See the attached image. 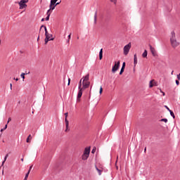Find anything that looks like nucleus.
I'll return each mask as SVG.
<instances>
[{
  "label": "nucleus",
  "mask_w": 180,
  "mask_h": 180,
  "mask_svg": "<svg viewBox=\"0 0 180 180\" xmlns=\"http://www.w3.org/2000/svg\"><path fill=\"white\" fill-rule=\"evenodd\" d=\"M170 41L172 47L175 49V47H178L179 46V42L176 41V39H175V32H172V37L170 38Z\"/></svg>",
  "instance_id": "nucleus-1"
},
{
  "label": "nucleus",
  "mask_w": 180,
  "mask_h": 180,
  "mask_svg": "<svg viewBox=\"0 0 180 180\" xmlns=\"http://www.w3.org/2000/svg\"><path fill=\"white\" fill-rule=\"evenodd\" d=\"M61 4V0L59 1V2H56L53 1V0H51V3L49 5V8L50 9H51V11H54V9H56V6H57V5H60Z\"/></svg>",
  "instance_id": "nucleus-2"
},
{
  "label": "nucleus",
  "mask_w": 180,
  "mask_h": 180,
  "mask_svg": "<svg viewBox=\"0 0 180 180\" xmlns=\"http://www.w3.org/2000/svg\"><path fill=\"white\" fill-rule=\"evenodd\" d=\"M27 2H29V0H21L20 2H18L20 9H25V8H27Z\"/></svg>",
  "instance_id": "nucleus-3"
},
{
  "label": "nucleus",
  "mask_w": 180,
  "mask_h": 180,
  "mask_svg": "<svg viewBox=\"0 0 180 180\" xmlns=\"http://www.w3.org/2000/svg\"><path fill=\"white\" fill-rule=\"evenodd\" d=\"M131 48V44L129 43L128 44L124 46V56H127L129 54V51H130V49Z\"/></svg>",
  "instance_id": "nucleus-4"
},
{
  "label": "nucleus",
  "mask_w": 180,
  "mask_h": 180,
  "mask_svg": "<svg viewBox=\"0 0 180 180\" xmlns=\"http://www.w3.org/2000/svg\"><path fill=\"white\" fill-rule=\"evenodd\" d=\"M119 67H120V60H118L117 62H115V65L112 66V72L115 74L117 70H119Z\"/></svg>",
  "instance_id": "nucleus-5"
},
{
  "label": "nucleus",
  "mask_w": 180,
  "mask_h": 180,
  "mask_svg": "<svg viewBox=\"0 0 180 180\" xmlns=\"http://www.w3.org/2000/svg\"><path fill=\"white\" fill-rule=\"evenodd\" d=\"M46 37H45V44H47V43H49V41H51L53 40H54V38H50V37H53V34H45Z\"/></svg>",
  "instance_id": "nucleus-6"
},
{
  "label": "nucleus",
  "mask_w": 180,
  "mask_h": 180,
  "mask_svg": "<svg viewBox=\"0 0 180 180\" xmlns=\"http://www.w3.org/2000/svg\"><path fill=\"white\" fill-rule=\"evenodd\" d=\"M67 117H68V112H65V126H66V129H65V131H68V127H69V122L68 120L67 119Z\"/></svg>",
  "instance_id": "nucleus-7"
},
{
  "label": "nucleus",
  "mask_w": 180,
  "mask_h": 180,
  "mask_svg": "<svg viewBox=\"0 0 180 180\" xmlns=\"http://www.w3.org/2000/svg\"><path fill=\"white\" fill-rule=\"evenodd\" d=\"M89 85H91V82H85L82 81V89H87V88H89Z\"/></svg>",
  "instance_id": "nucleus-8"
},
{
  "label": "nucleus",
  "mask_w": 180,
  "mask_h": 180,
  "mask_svg": "<svg viewBox=\"0 0 180 180\" xmlns=\"http://www.w3.org/2000/svg\"><path fill=\"white\" fill-rule=\"evenodd\" d=\"M79 91L77 96V101H79L80 98H82V91L84 90L83 89H78Z\"/></svg>",
  "instance_id": "nucleus-9"
},
{
  "label": "nucleus",
  "mask_w": 180,
  "mask_h": 180,
  "mask_svg": "<svg viewBox=\"0 0 180 180\" xmlns=\"http://www.w3.org/2000/svg\"><path fill=\"white\" fill-rule=\"evenodd\" d=\"M150 47V50L151 51L152 56H153V57H155L157 56V53H155V49H154V47H153V46L149 45Z\"/></svg>",
  "instance_id": "nucleus-10"
},
{
  "label": "nucleus",
  "mask_w": 180,
  "mask_h": 180,
  "mask_svg": "<svg viewBox=\"0 0 180 180\" xmlns=\"http://www.w3.org/2000/svg\"><path fill=\"white\" fill-rule=\"evenodd\" d=\"M83 154L89 155V154H91V146L85 148Z\"/></svg>",
  "instance_id": "nucleus-11"
},
{
  "label": "nucleus",
  "mask_w": 180,
  "mask_h": 180,
  "mask_svg": "<svg viewBox=\"0 0 180 180\" xmlns=\"http://www.w3.org/2000/svg\"><path fill=\"white\" fill-rule=\"evenodd\" d=\"M88 158H89V155H87V154H85V153H83L82 155V160L83 161H86V160H88Z\"/></svg>",
  "instance_id": "nucleus-12"
},
{
  "label": "nucleus",
  "mask_w": 180,
  "mask_h": 180,
  "mask_svg": "<svg viewBox=\"0 0 180 180\" xmlns=\"http://www.w3.org/2000/svg\"><path fill=\"white\" fill-rule=\"evenodd\" d=\"M103 58V49H101L99 51V60Z\"/></svg>",
  "instance_id": "nucleus-13"
},
{
  "label": "nucleus",
  "mask_w": 180,
  "mask_h": 180,
  "mask_svg": "<svg viewBox=\"0 0 180 180\" xmlns=\"http://www.w3.org/2000/svg\"><path fill=\"white\" fill-rule=\"evenodd\" d=\"M134 67H136V65H137V54H134Z\"/></svg>",
  "instance_id": "nucleus-14"
},
{
  "label": "nucleus",
  "mask_w": 180,
  "mask_h": 180,
  "mask_svg": "<svg viewBox=\"0 0 180 180\" xmlns=\"http://www.w3.org/2000/svg\"><path fill=\"white\" fill-rule=\"evenodd\" d=\"M95 168L96 169V171L98 172V175H102V172H103V170L98 168V166L95 165Z\"/></svg>",
  "instance_id": "nucleus-15"
},
{
  "label": "nucleus",
  "mask_w": 180,
  "mask_h": 180,
  "mask_svg": "<svg viewBox=\"0 0 180 180\" xmlns=\"http://www.w3.org/2000/svg\"><path fill=\"white\" fill-rule=\"evenodd\" d=\"M83 81L89 82V74H87L85 77H83Z\"/></svg>",
  "instance_id": "nucleus-16"
},
{
  "label": "nucleus",
  "mask_w": 180,
  "mask_h": 180,
  "mask_svg": "<svg viewBox=\"0 0 180 180\" xmlns=\"http://www.w3.org/2000/svg\"><path fill=\"white\" fill-rule=\"evenodd\" d=\"M148 54V52L147 51V50H145L144 52L142 54V57L143 58H147Z\"/></svg>",
  "instance_id": "nucleus-17"
},
{
  "label": "nucleus",
  "mask_w": 180,
  "mask_h": 180,
  "mask_svg": "<svg viewBox=\"0 0 180 180\" xmlns=\"http://www.w3.org/2000/svg\"><path fill=\"white\" fill-rule=\"evenodd\" d=\"M98 18V11H96L95 12V14H94V25H96V19Z\"/></svg>",
  "instance_id": "nucleus-18"
},
{
  "label": "nucleus",
  "mask_w": 180,
  "mask_h": 180,
  "mask_svg": "<svg viewBox=\"0 0 180 180\" xmlns=\"http://www.w3.org/2000/svg\"><path fill=\"white\" fill-rule=\"evenodd\" d=\"M78 89H82V79H81L79 82Z\"/></svg>",
  "instance_id": "nucleus-19"
},
{
  "label": "nucleus",
  "mask_w": 180,
  "mask_h": 180,
  "mask_svg": "<svg viewBox=\"0 0 180 180\" xmlns=\"http://www.w3.org/2000/svg\"><path fill=\"white\" fill-rule=\"evenodd\" d=\"M169 112L170 113V116H172L173 119H175V114L174 113V111L170 110Z\"/></svg>",
  "instance_id": "nucleus-20"
},
{
  "label": "nucleus",
  "mask_w": 180,
  "mask_h": 180,
  "mask_svg": "<svg viewBox=\"0 0 180 180\" xmlns=\"http://www.w3.org/2000/svg\"><path fill=\"white\" fill-rule=\"evenodd\" d=\"M8 157H9V155L6 154L4 157V160L2 162V164H1L2 166L4 165V164H5V161H6V159L8 158Z\"/></svg>",
  "instance_id": "nucleus-21"
},
{
  "label": "nucleus",
  "mask_w": 180,
  "mask_h": 180,
  "mask_svg": "<svg viewBox=\"0 0 180 180\" xmlns=\"http://www.w3.org/2000/svg\"><path fill=\"white\" fill-rule=\"evenodd\" d=\"M30 139H32V135H31V134H30V135L27 136V139H26L27 143H30Z\"/></svg>",
  "instance_id": "nucleus-22"
},
{
  "label": "nucleus",
  "mask_w": 180,
  "mask_h": 180,
  "mask_svg": "<svg viewBox=\"0 0 180 180\" xmlns=\"http://www.w3.org/2000/svg\"><path fill=\"white\" fill-rule=\"evenodd\" d=\"M160 122H164L165 123H168V119L163 118L160 120Z\"/></svg>",
  "instance_id": "nucleus-23"
},
{
  "label": "nucleus",
  "mask_w": 180,
  "mask_h": 180,
  "mask_svg": "<svg viewBox=\"0 0 180 180\" xmlns=\"http://www.w3.org/2000/svg\"><path fill=\"white\" fill-rule=\"evenodd\" d=\"M153 80H150L149 83V88H153L154 86V84H153Z\"/></svg>",
  "instance_id": "nucleus-24"
},
{
  "label": "nucleus",
  "mask_w": 180,
  "mask_h": 180,
  "mask_svg": "<svg viewBox=\"0 0 180 180\" xmlns=\"http://www.w3.org/2000/svg\"><path fill=\"white\" fill-rule=\"evenodd\" d=\"M51 11V9H50V8L47 11L46 15H47L48 16H50V15H51V13H50Z\"/></svg>",
  "instance_id": "nucleus-25"
},
{
  "label": "nucleus",
  "mask_w": 180,
  "mask_h": 180,
  "mask_svg": "<svg viewBox=\"0 0 180 180\" xmlns=\"http://www.w3.org/2000/svg\"><path fill=\"white\" fill-rule=\"evenodd\" d=\"M25 75H26V74H25V72H22L20 75V77H21V78H22L23 80H25Z\"/></svg>",
  "instance_id": "nucleus-26"
},
{
  "label": "nucleus",
  "mask_w": 180,
  "mask_h": 180,
  "mask_svg": "<svg viewBox=\"0 0 180 180\" xmlns=\"http://www.w3.org/2000/svg\"><path fill=\"white\" fill-rule=\"evenodd\" d=\"M121 68H122V69H124V68H126V62H123L122 66Z\"/></svg>",
  "instance_id": "nucleus-27"
},
{
  "label": "nucleus",
  "mask_w": 180,
  "mask_h": 180,
  "mask_svg": "<svg viewBox=\"0 0 180 180\" xmlns=\"http://www.w3.org/2000/svg\"><path fill=\"white\" fill-rule=\"evenodd\" d=\"M124 72V69L121 68L120 72V75H122Z\"/></svg>",
  "instance_id": "nucleus-28"
},
{
  "label": "nucleus",
  "mask_w": 180,
  "mask_h": 180,
  "mask_svg": "<svg viewBox=\"0 0 180 180\" xmlns=\"http://www.w3.org/2000/svg\"><path fill=\"white\" fill-rule=\"evenodd\" d=\"M102 92H103V89L102 88V86H101L100 87V91H99L100 95H102Z\"/></svg>",
  "instance_id": "nucleus-29"
},
{
  "label": "nucleus",
  "mask_w": 180,
  "mask_h": 180,
  "mask_svg": "<svg viewBox=\"0 0 180 180\" xmlns=\"http://www.w3.org/2000/svg\"><path fill=\"white\" fill-rule=\"evenodd\" d=\"M96 151V148H94L91 150V154H95V152Z\"/></svg>",
  "instance_id": "nucleus-30"
},
{
  "label": "nucleus",
  "mask_w": 180,
  "mask_h": 180,
  "mask_svg": "<svg viewBox=\"0 0 180 180\" xmlns=\"http://www.w3.org/2000/svg\"><path fill=\"white\" fill-rule=\"evenodd\" d=\"M44 31H45V34H49V31H47V27H45Z\"/></svg>",
  "instance_id": "nucleus-31"
},
{
  "label": "nucleus",
  "mask_w": 180,
  "mask_h": 180,
  "mask_svg": "<svg viewBox=\"0 0 180 180\" xmlns=\"http://www.w3.org/2000/svg\"><path fill=\"white\" fill-rule=\"evenodd\" d=\"M68 37V43H70V40H71V34H70Z\"/></svg>",
  "instance_id": "nucleus-32"
},
{
  "label": "nucleus",
  "mask_w": 180,
  "mask_h": 180,
  "mask_svg": "<svg viewBox=\"0 0 180 180\" xmlns=\"http://www.w3.org/2000/svg\"><path fill=\"white\" fill-rule=\"evenodd\" d=\"M45 20L49 21L50 20V15H47L45 18Z\"/></svg>",
  "instance_id": "nucleus-33"
},
{
  "label": "nucleus",
  "mask_w": 180,
  "mask_h": 180,
  "mask_svg": "<svg viewBox=\"0 0 180 180\" xmlns=\"http://www.w3.org/2000/svg\"><path fill=\"white\" fill-rule=\"evenodd\" d=\"M29 174H30V172H27V173H26V174H25V178H29Z\"/></svg>",
  "instance_id": "nucleus-34"
},
{
  "label": "nucleus",
  "mask_w": 180,
  "mask_h": 180,
  "mask_svg": "<svg viewBox=\"0 0 180 180\" xmlns=\"http://www.w3.org/2000/svg\"><path fill=\"white\" fill-rule=\"evenodd\" d=\"M43 27L45 28L46 25H41V26L40 30H39V33H40V32H41V29H43Z\"/></svg>",
  "instance_id": "nucleus-35"
},
{
  "label": "nucleus",
  "mask_w": 180,
  "mask_h": 180,
  "mask_svg": "<svg viewBox=\"0 0 180 180\" xmlns=\"http://www.w3.org/2000/svg\"><path fill=\"white\" fill-rule=\"evenodd\" d=\"M12 121V118L8 117V121H7V124L9 123V122Z\"/></svg>",
  "instance_id": "nucleus-36"
},
{
  "label": "nucleus",
  "mask_w": 180,
  "mask_h": 180,
  "mask_svg": "<svg viewBox=\"0 0 180 180\" xmlns=\"http://www.w3.org/2000/svg\"><path fill=\"white\" fill-rule=\"evenodd\" d=\"M3 129L4 130H6L8 129V124H6Z\"/></svg>",
  "instance_id": "nucleus-37"
},
{
  "label": "nucleus",
  "mask_w": 180,
  "mask_h": 180,
  "mask_svg": "<svg viewBox=\"0 0 180 180\" xmlns=\"http://www.w3.org/2000/svg\"><path fill=\"white\" fill-rule=\"evenodd\" d=\"M32 168H33V165L30 167L28 172H30V171H32Z\"/></svg>",
  "instance_id": "nucleus-38"
},
{
  "label": "nucleus",
  "mask_w": 180,
  "mask_h": 180,
  "mask_svg": "<svg viewBox=\"0 0 180 180\" xmlns=\"http://www.w3.org/2000/svg\"><path fill=\"white\" fill-rule=\"evenodd\" d=\"M165 108L167 109V110H168V112H169V110H171L169 109V108H168V106H167V105H165Z\"/></svg>",
  "instance_id": "nucleus-39"
},
{
  "label": "nucleus",
  "mask_w": 180,
  "mask_h": 180,
  "mask_svg": "<svg viewBox=\"0 0 180 180\" xmlns=\"http://www.w3.org/2000/svg\"><path fill=\"white\" fill-rule=\"evenodd\" d=\"M176 85H179V80H176Z\"/></svg>",
  "instance_id": "nucleus-40"
},
{
  "label": "nucleus",
  "mask_w": 180,
  "mask_h": 180,
  "mask_svg": "<svg viewBox=\"0 0 180 180\" xmlns=\"http://www.w3.org/2000/svg\"><path fill=\"white\" fill-rule=\"evenodd\" d=\"M177 79H180V73L179 75H177Z\"/></svg>",
  "instance_id": "nucleus-41"
},
{
  "label": "nucleus",
  "mask_w": 180,
  "mask_h": 180,
  "mask_svg": "<svg viewBox=\"0 0 180 180\" xmlns=\"http://www.w3.org/2000/svg\"><path fill=\"white\" fill-rule=\"evenodd\" d=\"M110 2H113V3L116 4V0H110Z\"/></svg>",
  "instance_id": "nucleus-42"
},
{
  "label": "nucleus",
  "mask_w": 180,
  "mask_h": 180,
  "mask_svg": "<svg viewBox=\"0 0 180 180\" xmlns=\"http://www.w3.org/2000/svg\"><path fill=\"white\" fill-rule=\"evenodd\" d=\"M68 82H69V84H71V79L70 78H68Z\"/></svg>",
  "instance_id": "nucleus-43"
},
{
  "label": "nucleus",
  "mask_w": 180,
  "mask_h": 180,
  "mask_svg": "<svg viewBox=\"0 0 180 180\" xmlns=\"http://www.w3.org/2000/svg\"><path fill=\"white\" fill-rule=\"evenodd\" d=\"M24 74H25V75H27V74H30V72H25V73H24Z\"/></svg>",
  "instance_id": "nucleus-44"
},
{
  "label": "nucleus",
  "mask_w": 180,
  "mask_h": 180,
  "mask_svg": "<svg viewBox=\"0 0 180 180\" xmlns=\"http://www.w3.org/2000/svg\"><path fill=\"white\" fill-rule=\"evenodd\" d=\"M10 89L12 90V83L10 84Z\"/></svg>",
  "instance_id": "nucleus-45"
},
{
  "label": "nucleus",
  "mask_w": 180,
  "mask_h": 180,
  "mask_svg": "<svg viewBox=\"0 0 180 180\" xmlns=\"http://www.w3.org/2000/svg\"><path fill=\"white\" fill-rule=\"evenodd\" d=\"M13 79H15V81H19V79L18 78H13Z\"/></svg>",
  "instance_id": "nucleus-46"
},
{
  "label": "nucleus",
  "mask_w": 180,
  "mask_h": 180,
  "mask_svg": "<svg viewBox=\"0 0 180 180\" xmlns=\"http://www.w3.org/2000/svg\"><path fill=\"white\" fill-rule=\"evenodd\" d=\"M146 151H147V148L146 147H145V148H144V153H146Z\"/></svg>",
  "instance_id": "nucleus-47"
},
{
  "label": "nucleus",
  "mask_w": 180,
  "mask_h": 180,
  "mask_svg": "<svg viewBox=\"0 0 180 180\" xmlns=\"http://www.w3.org/2000/svg\"><path fill=\"white\" fill-rule=\"evenodd\" d=\"M5 129H4V128H2L1 130H0V131L1 132H2V131H4Z\"/></svg>",
  "instance_id": "nucleus-48"
},
{
  "label": "nucleus",
  "mask_w": 180,
  "mask_h": 180,
  "mask_svg": "<svg viewBox=\"0 0 180 180\" xmlns=\"http://www.w3.org/2000/svg\"><path fill=\"white\" fill-rule=\"evenodd\" d=\"M163 96H165V93L163 91L162 93Z\"/></svg>",
  "instance_id": "nucleus-49"
},
{
  "label": "nucleus",
  "mask_w": 180,
  "mask_h": 180,
  "mask_svg": "<svg viewBox=\"0 0 180 180\" xmlns=\"http://www.w3.org/2000/svg\"><path fill=\"white\" fill-rule=\"evenodd\" d=\"M41 22H44V18H42V19L41 20Z\"/></svg>",
  "instance_id": "nucleus-50"
},
{
  "label": "nucleus",
  "mask_w": 180,
  "mask_h": 180,
  "mask_svg": "<svg viewBox=\"0 0 180 180\" xmlns=\"http://www.w3.org/2000/svg\"><path fill=\"white\" fill-rule=\"evenodd\" d=\"M39 39H40V36H38L37 41H39Z\"/></svg>",
  "instance_id": "nucleus-51"
},
{
  "label": "nucleus",
  "mask_w": 180,
  "mask_h": 180,
  "mask_svg": "<svg viewBox=\"0 0 180 180\" xmlns=\"http://www.w3.org/2000/svg\"><path fill=\"white\" fill-rule=\"evenodd\" d=\"M70 84H71V83H70V82H68V86H70Z\"/></svg>",
  "instance_id": "nucleus-52"
},
{
  "label": "nucleus",
  "mask_w": 180,
  "mask_h": 180,
  "mask_svg": "<svg viewBox=\"0 0 180 180\" xmlns=\"http://www.w3.org/2000/svg\"><path fill=\"white\" fill-rule=\"evenodd\" d=\"M53 1L57 3L58 1V0H53Z\"/></svg>",
  "instance_id": "nucleus-53"
},
{
  "label": "nucleus",
  "mask_w": 180,
  "mask_h": 180,
  "mask_svg": "<svg viewBox=\"0 0 180 180\" xmlns=\"http://www.w3.org/2000/svg\"><path fill=\"white\" fill-rule=\"evenodd\" d=\"M21 161H22V162H23V158H21Z\"/></svg>",
  "instance_id": "nucleus-54"
},
{
  "label": "nucleus",
  "mask_w": 180,
  "mask_h": 180,
  "mask_svg": "<svg viewBox=\"0 0 180 180\" xmlns=\"http://www.w3.org/2000/svg\"><path fill=\"white\" fill-rule=\"evenodd\" d=\"M24 180H27V178L25 177V178H24Z\"/></svg>",
  "instance_id": "nucleus-55"
},
{
  "label": "nucleus",
  "mask_w": 180,
  "mask_h": 180,
  "mask_svg": "<svg viewBox=\"0 0 180 180\" xmlns=\"http://www.w3.org/2000/svg\"><path fill=\"white\" fill-rule=\"evenodd\" d=\"M117 169H119V167L116 166Z\"/></svg>",
  "instance_id": "nucleus-56"
},
{
  "label": "nucleus",
  "mask_w": 180,
  "mask_h": 180,
  "mask_svg": "<svg viewBox=\"0 0 180 180\" xmlns=\"http://www.w3.org/2000/svg\"><path fill=\"white\" fill-rule=\"evenodd\" d=\"M160 92H162V94L163 91L160 89Z\"/></svg>",
  "instance_id": "nucleus-57"
},
{
  "label": "nucleus",
  "mask_w": 180,
  "mask_h": 180,
  "mask_svg": "<svg viewBox=\"0 0 180 180\" xmlns=\"http://www.w3.org/2000/svg\"><path fill=\"white\" fill-rule=\"evenodd\" d=\"M79 39V37H77V39Z\"/></svg>",
  "instance_id": "nucleus-58"
},
{
  "label": "nucleus",
  "mask_w": 180,
  "mask_h": 180,
  "mask_svg": "<svg viewBox=\"0 0 180 180\" xmlns=\"http://www.w3.org/2000/svg\"><path fill=\"white\" fill-rule=\"evenodd\" d=\"M174 72V71L172 72V74Z\"/></svg>",
  "instance_id": "nucleus-59"
},
{
  "label": "nucleus",
  "mask_w": 180,
  "mask_h": 180,
  "mask_svg": "<svg viewBox=\"0 0 180 180\" xmlns=\"http://www.w3.org/2000/svg\"><path fill=\"white\" fill-rule=\"evenodd\" d=\"M32 113H34V112L32 111Z\"/></svg>",
  "instance_id": "nucleus-60"
}]
</instances>
